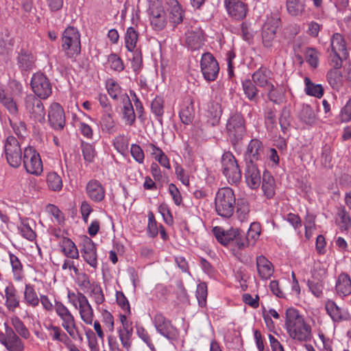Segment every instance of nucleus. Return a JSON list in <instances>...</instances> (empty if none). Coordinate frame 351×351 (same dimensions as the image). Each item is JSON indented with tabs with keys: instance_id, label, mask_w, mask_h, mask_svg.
Instances as JSON below:
<instances>
[{
	"instance_id": "1",
	"label": "nucleus",
	"mask_w": 351,
	"mask_h": 351,
	"mask_svg": "<svg viewBox=\"0 0 351 351\" xmlns=\"http://www.w3.org/2000/svg\"><path fill=\"white\" fill-rule=\"evenodd\" d=\"M285 327L289 337L293 339L306 342L311 341L313 337L311 326L294 308L286 310Z\"/></svg>"
},
{
	"instance_id": "2",
	"label": "nucleus",
	"mask_w": 351,
	"mask_h": 351,
	"mask_svg": "<svg viewBox=\"0 0 351 351\" xmlns=\"http://www.w3.org/2000/svg\"><path fill=\"white\" fill-rule=\"evenodd\" d=\"M236 197L233 190L230 187L219 189L215 198V211L224 218L230 217L234 210Z\"/></svg>"
},
{
	"instance_id": "3",
	"label": "nucleus",
	"mask_w": 351,
	"mask_h": 351,
	"mask_svg": "<svg viewBox=\"0 0 351 351\" xmlns=\"http://www.w3.org/2000/svg\"><path fill=\"white\" fill-rule=\"evenodd\" d=\"M69 302L78 311L81 319L87 325H91L94 320V310L87 297L82 292L68 291Z\"/></svg>"
},
{
	"instance_id": "4",
	"label": "nucleus",
	"mask_w": 351,
	"mask_h": 351,
	"mask_svg": "<svg viewBox=\"0 0 351 351\" xmlns=\"http://www.w3.org/2000/svg\"><path fill=\"white\" fill-rule=\"evenodd\" d=\"M62 48L69 58L77 56L81 51L80 35L73 27H67L62 34Z\"/></svg>"
},
{
	"instance_id": "5",
	"label": "nucleus",
	"mask_w": 351,
	"mask_h": 351,
	"mask_svg": "<svg viewBox=\"0 0 351 351\" xmlns=\"http://www.w3.org/2000/svg\"><path fill=\"white\" fill-rule=\"evenodd\" d=\"M54 308L56 313L62 320V326L68 332L71 337L74 339L82 340V337L78 331L75 324L74 316L71 314L68 308L62 302H57Z\"/></svg>"
},
{
	"instance_id": "6",
	"label": "nucleus",
	"mask_w": 351,
	"mask_h": 351,
	"mask_svg": "<svg viewBox=\"0 0 351 351\" xmlns=\"http://www.w3.org/2000/svg\"><path fill=\"white\" fill-rule=\"evenodd\" d=\"M221 165V171L230 184H237L240 182L241 171L235 157L230 152H226L222 155Z\"/></svg>"
},
{
	"instance_id": "7",
	"label": "nucleus",
	"mask_w": 351,
	"mask_h": 351,
	"mask_svg": "<svg viewBox=\"0 0 351 351\" xmlns=\"http://www.w3.org/2000/svg\"><path fill=\"white\" fill-rule=\"evenodd\" d=\"M42 99L33 94L26 95L24 99V107L29 117L35 122L43 123L45 120V110Z\"/></svg>"
},
{
	"instance_id": "8",
	"label": "nucleus",
	"mask_w": 351,
	"mask_h": 351,
	"mask_svg": "<svg viewBox=\"0 0 351 351\" xmlns=\"http://www.w3.org/2000/svg\"><path fill=\"white\" fill-rule=\"evenodd\" d=\"M226 130L232 144L237 145L243 138L245 132L242 115L239 113L232 114L228 120Z\"/></svg>"
},
{
	"instance_id": "9",
	"label": "nucleus",
	"mask_w": 351,
	"mask_h": 351,
	"mask_svg": "<svg viewBox=\"0 0 351 351\" xmlns=\"http://www.w3.org/2000/svg\"><path fill=\"white\" fill-rule=\"evenodd\" d=\"M23 162L26 171L29 174L40 176L43 171L40 156L32 147L24 149Z\"/></svg>"
},
{
	"instance_id": "10",
	"label": "nucleus",
	"mask_w": 351,
	"mask_h": 351,
	"mask_svg": "<svg viewBox=\"0 0 351 351\" xmlns=\"http://www.w3.org/2000/svg\"><path fill=\"white\" fill-rule=\"evenodd\" d=\"M4 153L8 164L12 167H19L22 161L21 149L19 141L9 136L4 144Z\"/></svg>"
},
{
	"instance_id": "11",
	"label": "nucleus",
	"mask_w": 351,
	"mask_h": 351,
	"mask_svg": "<svg viewBox=\"0 0 351 351\" xmlns=\"http://www.w3.org/2000/svg\"><path fill=\"white\" fill-rule=\"evenodd\" d=\"M31 87L36 97L47 99L52 93V86L49 80L42 73H34L31 80Z\"/></svg>"
},
{
	"instance_id": "12",
	"label": "nucleus",
	"mask_w": 351,
	"mask_h": 351,
	"mask_svg": "<svg viewBox=\"0 0 351 351\" xmlns=\"http://www.w3.org/2000/svg\"><path fill=\"white\" fill-rule=\"evenodd\" d=\"M154 324L156 331L169 340H175L179 336L177 328L161 313L154 315Z\"/></svg>"
},
{
	"instance_id": "13",
	"label": "nucleus",
	"mask_w": 351,
	"mask_h": 351,
	"mask_svg": "<svg viewBox=\"0 0 351 351\" xmlns=\"http://www.w3.org/2000/svg\"><path fill=\"white\" fill-rule=\"evenodd\" d=\"M5 332L0 331V343L8 351H23L25 346L12 328L4 323Z\"/></svg>"
},
{
	"instance_id": "14",
	"label": "nucleus",
	"mask_w": 351,
	"mask_h": 351,
	"mask_svg": "<svg viewBox=\"0 0 351 351\" xmlns=\"http://www.w3.org/2000/svg\"><path fill=\"white\" fill-rule=\"evenodd\" d=\"M201 72L204 78L207 82L215 81L219 72V66L210 53H204L202 56L200 60Z\"/></svg>"
},
{
	"instance_id": "15",
	"label": "nucleus",
	"mask_w": 351,
	"mask_h": 351,
	"mask_svg": "<svg viewBox=\"0 0 351 351\" xmlns=\"http://www.w3.org/2000/svg\"><path fill=\"white\" fill-rule=\"evenodd\" d=\"M49 122L56 130H62L65 125L64 112L58 103L51 104L48 112Z\"/></svg>"
},
{
	"instance_id": "16",
	"label": "nucleus",
	"mask_w": 351,
	"mask_h": 351,
	"mask_svg": "<svg viewBox=\"0 0 351 351\" xmlns=\"http://www.w3.org/2000/svg\"><path fill=\"white\" fill-rule=\"evenodd\" d=\"M151 25L157 31L162 29L167 24V15L162 5L149 7Z\"/></svg>"
},
{
	"instance_id": "17",
	"label": "nucleus",
	"mask_w": 351,
	"mask_h": 351,
	"mask_svg": "<svg viewBox=\"0 0 351 351\" xmlns=\"http://www.w3.org/2000/svg\"><path fill=\"white\" fill-rule=\"evenodd\" d=\"M205 37L202 29L198 27H191L185 34V42L191 50L201 48L204 43Z\"/></svg>"
},
{
	"instance_id": "18",
	"label": "nucleus",
	"mask_w": 351,
	"mask_h": 351,
	"mask_svg": "<svg viewBox=\"0 0 351 351\" xmlns=\"http://www.w3.org/2000/svg\"><path fill=\"white\" fill-rule=\"evenodd\" d=\"M81 253L84 260L93 268L97 267V255L96 246L93 241L86 238L82 243Z\"/></svg>"
},
{
	"instance_id": "19",
	"label": "nucleus",
	"mask_w": 351,
	"mask_h": 351,
	"mask_svg": "<svg viewBox=\"0 0 351 351\" xmlns=\"http://www.w3.org/2000/svg\"><path fill=\"white\" fill-rule=\"evenodd\" d=\"M264 156V147L263 143L258 139H252L247 147L245 158L247 163H251L261 160Z\"/></svg>"
},
{
	"instance_id": "20",
	"label": "nucleus",
	"mask_w": 351,
	"mask_h": 351,
	"mask_svg": "<svg viewBox=\"0 0 351 351\" xmlns=\"http://www.w3.org/2000/svg\"><path fill=\"white\" fill-rule=\"evenodd\" d=\"M86 192L88 197L95 202H100L105 197V189L96 180H91L87 183Z\"/></svg>"
},
{
	"instance_id": "21",
	"label": "nucleus",
	"mask_w": 351,
	"mask_h": 351,
	"mask_svg": "<svg viewBox=\"0 0 351 351\" xmlns=\"http://www.w3.org/2000/svg\"><path fill=\"white\" fill-rule=\"evenodd\" d=\"M245 178L247 184L251 189H255L260 186L261 182V173L254 163H247Z\"/></svg>"
},
{
	"instance_id": "22",
	"label": "nucleus",
	"mask_w": 351,
	"mask_h": 351,
	"mask_svg": "<svg viewBox=\"0 0 351 351\" xmlns=\"http://www.w3.org/2000/svg\"><path fill=\"white\" fill-rule=\"evenodd\" d=\"M325 308L334 322L346 321L350 319V314L339 307L332 300H328L326 302Z\"/></svg>"
},
{
	"instance_id": "23",
	"label": "nucleus",
	"mask_w": 351,
	"mask_h": 351,
	"mask_svg": "<svg viewBox=\"0 0 351 351\" xmlns=\"http://www.w3.org/2000/svg\"><path fill=\"white\" fill-rule=\"evenodd\" d=\"M5 306L8 311L14 312L20 306V297L17 291L12 284H10L5 288Z\"/></svg>"
},
{
	"instance_id": "24",
	"label": "nucleus",
	"mask_w": 351,
	"mask_h": 351,
	"mask_svg": "<svg viewBox=\"0 0 351 351\" xmlns=\"http://www.w3.org/2000/svg\"><path fill=\"white\" fill-rule=\"evenodd\" d=\"M335 291L341 298L351 294V279L348 274L341 273L338 276L335 283Z\"/></svg>"
},
{
	"instance_id": "25",
	"label": "nucleus",
	"mask_w": 351,
	"mask_h": 351,
	"mask_svg": "<svg viewBox=\"0 0 351 351\" xmlns=\"http://www.w3.org/2000/svg\"><path fill=\"white\" fill-rule=\"evenodd\" d=\"M256 268L260 278L263 280L269 279L274 274L272 263L263 255L256 258Z\"/></svg>"
},
{
	"instance_id": "26",
	"label": "nucleus",
	"mask_w": 351,
	"mask_h": 351,
	"mask_svg": "<svg viewBox=\"0 0 351 351\" xmlns=\"http://www.w3.org/2000/svg\"><path fill=\"white\" fill-rule=\"evenodd\" d=\"M213 232L217 240L223 245L232 243L233 239L238 235V229L231 228L226 231L219 226L214 227Z\"/></svg>"
},
{
	"instance_id": "27",
	"label": "nucleus",
	"mask_w": 351,
	"mask_h": 351,
	"mask_svg": "<svg viewBox=\"0 0 351 351\" xmlns=\"http://www.w3.org/2000/svg\"><path fill=\"white\" fill-rule=\"evenodd\" d=\"M228 14L236 20L243 19L247 14V5L243 1H234L226 3Z\"/></svg>"
},
{
	"instance_id": "28",
	"label": "nucleus",
	"mask_w": 351,
	"mask_h": 351,
	"mask_svg": "<svg viewBox=\"0 0 351 351\" xmlns=\"http://www.w3.org/2000/svg\"><path fill=\"white\" fill-rule=\"evenodd\" d=\"M277 29V25L276 22L268 21L265 23L263 27L262 38L263 43L265 47H271L272 42L275 38V35Z\"/></svg>"
},
{
	"instance_id": "29",
	"label": "nucleus",
	"mask_w": 351,
	"mask_h": 351,
	"mask_svg": "<svg viewBox=\"0 0 351 351\" xmlns=\"http://www.w3.org/2000/svg\"><path fill=\"white\" fill-rule=\"evenodd\" d=\"M123 118L126 125H132L135 122L136 116L133 106L128 95H123Z\"/></svg>"
},
{
	"instance_id": "30",
	"label": "nucleus",
	"mask_w": 351,
	"mask_h": 351,
	"mask_svg": "<svg viewBox=\"0 0 351 351\" xmlns=\"http://www.w3.org/2000/svg\"><path fill=\"white\" fill-rule=\"evenodd\" d=\"M253 82L260 87H267L269 84H271L269 82L271 77V71L266 67H261L256 71L252 76Z\"/></svg>"
},
{
	"instance_id": "31",
	"label": "nucleus",
	"mask_w": 351,
	"mask_h": 351,
	"mask_svg": "<svg viewBox=\"0 0 351 351\" xmlns=\"http://www.w3.org/2000/svg\"><path fill=\"white\" fill-rule=\"evenodd\" d=\"M61 251L67 258L77 259L79 251L75 244L69 238H63L60 241Z\"/></svg>"
},
{
	"instance_id": "32",
	"label": "nucleus",
	"mask_w": 351,
	"mask_h": 351,
	"mask_svg": "<svg viewBox=\"0 0 351 351\" xmlns=\"http://www.w3.org/2000/svg\"><path fill=\"white\" fill-rule=\"evenodd\" d=\"M299 119L306 125H312L317 121V115L314 109L308 104H303L299 112Z\"/></svg>"
},
{
	"instance_id": "33",
	"label": "nucleus",
	"mask_w": 351,
	"mask_h": 351,
	"mask_svg": "<svg viewBox=\"0 0 351 351\" xmlns=\"http://www.w3.org/2000/svg\"><path fill=\"white\" fill-rule=\"evenodd\" d=\"M85 293L93 300L97 306L103 304L105 302V295L102 288L99 282H96L92 285Z\"/></svg>"
},
{
	"instance_id": "34",
	"label": "nucleus",
	"mask_w": 351,
	"mask_h": 351,
	"mask_svg": "<svg viewBox=\"0 0 351 351\" xmlns=\"http://www.w3.org/2000/svg\"><path fill=\"white\" fill-rule=\"evenodd\" d=\"M262 189L267 198H271L275 194V181L268 171L263 173Z\"/></svg>"
},
{
	"instance_id": "35",
	"label": "nucleus",
	"mask_w": 351,
	"mask_h": 351,
	"mask_svg": "<svg viewBox=\"0 0 351 351\" xmlns=\"http://www.w3.org/2000/svg\"><path fill=\"white\" fill-rule=\"evenodd\" d=\"M124 40L125 46L128 51H135L136 49H138V33L133 27H130L127 29Z\"/></svg>"
},
{
	"instance_id": "36",
	"label": "nucleus",
	"mask_w": 351,
	"mask_h": 351,
	"mask_svg": "<svg viewBox=\"0 0 351 351\" xmlns=\"http://www.w3.org/2000/svg\"><path fill=\"white\" fill-rule=\"evenodd\" d=\"M169 7L170 19L172 23L179 24L182 21V11L177 0H167Z\"/></svg>"
},
{
	"instance_id": "37",
	"label": "nucleus",
	"mask_w": 351,
	"mask_h": 351,
	"mask_svg": "<svg viewBox=\"0 0 351 351\" xmlns=\"http://www.w3.org/2000/svg\"><path fill=\"white\" fill-rule=\"evenodd\" d=\"M330 47L332 51L340 52L343 56L347 55L346 41L343 36L339 33L332 35L330 40Z\"/></svg>"
},
{
	"instance_id": "38",
	"label": "nucleus",
	"mask_w": 351,
	"mask_h": 351,
	"mask_svg": "<svg viewBox=\"0 0 351 351\" xmlns=\"http://www.w3.org/2000/svg\"><path fill=\"white\" fill-rule=\"evenodd\" d=\"M106 86L108 93L114 100L121 99L123 101V95H127L126 93H123L121 86L113 79H108L106 81Z\"/></svg>"
},
{
	"instance_id": "39",
	"label": "nucleus",
	"mask_w": 351,
	"mask_h": 351,
	"mask_svg": "<svg viewBox=\"0 0 351 351\" xmlns=\"http://www.w3.org/2000/svg\"><path fill=\"white\" fill-rule=\"evenodd\" d=\"M9 256L14 279L20 281L24 277L23 265L16 255L10 253Z\"/></svg>"
},
{
	"instance_id": "40",
	"label": "nucleus",
	"mask_w": 351,
	"mask_h": 351,
	"mask_svg": "<svg viewBox=\"0 0 351 351\" xmlns=\"http://www.w3.org/2000/svg\"><path fill=\"white\" fill-rule=\"evenodd\" d=\"M0 102L12 115L16 116L18 113V106L14 99L8 96L4 89L0 87Z\"/></svg>"
},
{
	"instance_id": "41",
	"label": "nucleus",
	"mask_w": 351,
	"mask_h": 351,
	"mask_svg": "<svg viewBox=\"0 0 351 351\" xmlns=\"http://www.w3.org/2000/svg\"><path fill=\"white\" fill-rule=\"evenodd\" d=\"M76 276L75 282L80 289L84 293L92 287L93 283L96 281L91 280L90 276L84 272L80 271L79 269H75Z\"/></svg>"
},
{
	"instance_id": "42",
	"label": "nucleus",
	"mask_w": 351,
	"mask_h": 351,
	"mask_svg": "<svg viewBox=\"0 0 351 351\" xmlns=\"http://www.w3.org/2000/svg\"><path fill=\"white\" fill-rule=\"evenodd\" d=\"M11 324L14 328V330L20 337L23 339H27L30 337V332L27 328L25 326L21 319L17 316H13L11 317Z\"/></svg>"
},
{
	"instance_id": "43",
	"label": "nucleus",
	"mask_w": 351,
	"mask_h": 351,
	"mask_svg": "<svg viewBox=\"0 0 351 351\" xmlns=\"http://www.w3.org/2000/svg\"><path fill=\"white\" fill-rule=\"evenodd\" d=\"M305 93L308 95L321 98L324 95V88L321 84H314L310 78L306 77L304 78Z\"/></svg>"
},
{
	"instance_id": "44",
	"label": "nucleus",
	"mask_w": 351,
	"mask_h": 351,
	"mask_svg": "<svg viewBox=\"0 0 351 351\" xmlns=\"http://www.w3.org/2000/svg\"><path fill=\"white\" fill-rule=\"evenodd\" d=\"M327 79L330 86L335 90H339L343 86V76L338 69H330L327 73Z\"/></svg>"
},
{
	"instance_id": "45",
	"label": "nucleus",
	"mask_w": 351,
	"mask_h": 351,
	"mask_svg": "<svg viewBox=\"0 0 351 351\" xmlns=\"http://www.w3.org/2000/svg\"><path fill=\"white\" fill-rule=\"evenodd\" d=\"M305 0H287V9L292 16H298L303 13Z\"/></svg>"
},
{
	"instance_id": "46",
	"label": "nucleus",
	"mask_w": 351,
	"mask_h": 351,
	"mask_svg": "<svg viewBox=\"0 0 351 351\" xmlns=\"http://www.w3.org/2000/svg\"><path fill=\"white\" fill-rule=\"evenodd\" d=\"M24 300L27 305L32 307H36L39 304L40 300L33 286L29 284L25 285L24 291Z\"/></svg>"
},
{
	"instance_id": "47",
	"label": "nucleus",
	"mask_w": 351,
	"mask_h": 351,
	"mask_svg": "<svg viewBox=\"0 0 351 351\" xmlns=\"http://www.w3.org/2000/svg\"><path fill=\"white\" fill-rule=\"evenodd\" d=\"M34 58L32 53L21 51L18 56V64L19 67L23 70L31 69L34 66Z\"/></svg>"
},
{
	"instance_id": "48",
	"label": "nucleus",
	"mask_w": 351,
	"mask_h": 351,
	"mask_svg": "<svg viewBox=\"0 0 351 351\" xmlns=\"http://www.w3.org/2000/svg\"><path fill=\"white\" fill-rule=\"evenodd\" d=\"M194 114L193 103L191 101L189 104L184 106L180 110V118L184 124L189 125L192 123Z\"/></svg>"
},
{
	"instance_id": "49",
	"label": "nucleus",
	"mask_w": 351,
	"mask_h": 351,
	"mask_svg": "<svg viewBox=\"0 0 351 351\" xmlns=\"http://www.w3.org/2000/svg\"><path fill=\"white\" fill-rule=\"evenodd\" d=\"M47 183L49 189L58 191L62 188L61 177L56 172H50L47 176Z\"/></svg>"
},
{
	"instance_id": "50",
	"label": "nucleus",
	"mask_w": 351,
	"mask_h": 351,
	"mask_svg": "<svg viewBox=\"0 0 351 351\" xmlns=\"http://www.w3.org/2000/svg\"><path fill=\"white\" fill-rule=\"evenodd\" d=\"M101 128L103 131L112 134L114 132L115 125L112 112H106L100 121Z\"/></svg>"
},
{
	"instance_id": "51",
	"label": "nucleus",
	"mask_w": 351,
	"mask_h": 351,
	"mask_svg": "<svg viewBox=\"0 0 351 351\" xmlns=\"http://www.w3.org/2000/svg\"><path fill=\"white\" fill-rule=\"evenodd\" d=\"M243 90L246 97L251 101H257L258 89L250 80H245L242 83Z\"/></svg>"
},
{
	"instance_id": "52",
	"label": "nucleus",
	"mask_w": 351,
	"mask_h": 351,
	"mask_svg": "<svg viewBox=\"0 0 351 351\" xmlns=\"http://www.w3.org/2000/svg\"><path fill=\"white\" fill-rule=\"evenodd\" d=\"M336 220L342 230H347L351 224L350 217L345 208L339 209Z\"/></svg>"
},
{
	"instance_id": "53",
	"label": "nucleus",
	"mask_w": 351,
	"mask_h": 351,
	"mask_svg": "<svg viewBox=\"0 0 351 351\" xmlns=\"http://www.w3.org/2000/svg\"><path fill=\"white\" fill-rule=\"evenodd\" d=\"M47 330L50 331V335L54 341L65 342L68 339V337L60 327L49 324L46 326Z\"/></svg>"
},
{
	"instance_id": "54",
	"label": "nucleus",
	"mask_w": 351,
	"mask_h": 351,
	"mask_svg": "<svg viewBox=\"0 0 351 351\" xmlns=\"http://www.w3.org/2000/svg\"><path fill=\"white\" fill-rule=\"evenodd\" d=\"M136 335L152 351L156 350L155 346L152 341L151 336L143 326H136Z\"/></svg>"
},
{
	"instance_id": "55",
	"label": "nucleus",
	"mask_w": 351,
	"mask_h": 351,
	"mask_svg": "<svg viewBox=\"0 0 351 351\" xmlns=\"http://www.w3.org/2000/svg\"><path fill=\"white\" fill-rule=\"evenodd\" d=\"M83 157L85 161L92 162L96 156V152L93 145L88 143L82 144Z\"/></svg>"
},
{
	"instance_id": "56",
	"label": "nucleus",
	"mask_w": 351,
	"mask_h": 351,
	"mask_svg": "<svg viewBox=\"0 0 351 351\" xmlns=\"http://www.w3.org/2000/svg\"><path fill=\"white\" fill-rule=\"evenodd\" d=\"M305 59L313 68H316L319 64V52L315 49L308 48L305 51Z\"/></svg>"
},
{
	"instance_id": "57",
	"label": "nucleus",
	"mask_w": 351,
	"mask_h": 351,
	"mask_svg": "<svg viewBox=\"0 0 351 351\" xmlns=\"http://www.w3.org/2000/svg\"><path fill=\"white\" fill-rule=\"evenodd\" d=\"M152 112L158 117L161 118L164 113V101L162 97H156L151 104Z\"/></svg>"
},
{
	"instance_id": "58",
	"label": "nucleus",
	"mask_w": 351,
	"mask_h": 351,
	"mask_svg": "<svg viewBox=\"0 0 351 351\" xmlns=\"http://www.w3.org/2000/svg\"><path fill=\"white\" fill-rule=\"evenodd\" d=\"M196 298L200 306L203 307L206 305L207 298V286L206 283L202 282L197 285Z\"/></svg>"
},
{
	"instance_id": "59",
	"label": "nucleus",
	"mask_w": 351,
	"mask_h": 351,
	"mask_svg": "<svg viewBox=\"0 0 351 351\" xmlns=\"http://www.w3.org/2000/svg\"><path fill=\"white\" fill-rule=\"evenodd\" d=\"M108 62L112 69L120 72L124 69V65L122 60L115 53H111L108 56Z\"/></svg>"
},
{
	"instance_id": "60",
	"label": "nucleus",
	"mask_w": 351,
	"mask_h": 351,
	"mask_svg": "<svg viewBox=\"0 0 351 351\" xmlns=\"http://www.w3.org/2000/svg\"><path fill=\"white\" fill-rule=\"evenodd\" d=\"M250 208L246 202L241 201L238 203L237 215L241 221L247 220L249 217Z\"/></svg>"
},
{
	"instance_id": "61",
	"label": "nucleus",
	"mask_w": 351,
	"mask_h": 351,
	"mask_svg": "<svg viewBox=\"0 0 351 351\" xmlns=\"http://www.w3.org/2000/svg\"><path fill=\"white\" fill-rule=\"evenodd\" d=\"M261 233V226L258 223H252L248 231L247 232L246 237L250 241L254 244L255 241L258 238Z\"/></svg>"
},
{
	"instance_id": "62",
	"label": "nucleus",
	"mask_w": 351,
	"mask_h": 351,
	"mask_svg": "<svg viewBox=\"0 0 351 351\" xmlns=\"http://www.w3.org/2000/svg\"><path fill=\"white\" fill-rule=\"evenodd\" d=\"M117 332L122 346L129 351L132 346V336L133 332L121 330H117Z\"/></svg>"
},
{
	"instance_id": "63",
	"label": "nucleus",
	"mask_w": 351,
	"mask_h": 351,
	"mask_svg": "<svg viewBox=\"0 0 351 351\" xmlns=\"http://www.w3.org/2000/svg\"><path fill=\"white\" fill-rule=\"evenodd\" d=\"M340 52L332 51L329 56V63L333 67L332 69H338L341 67L342 58H346Z\"/></svg>"
},
{
	"instance_id": "64",
	"label": "nucleus",
	"mask_w": 351,
	"mask_h": 351,
	"mask_svg": "<svg viewBox=\"0 0 351 351\" xmlns=\"http://www.w3.org/2000/svg\"><path fill=\"white\" fill-rule=\"evenodd\" d=\"M339 117L341 122L348 123L351 121V97L341 110Z\"/></svg>"
}]
</instances>
